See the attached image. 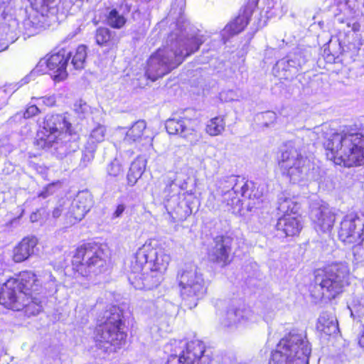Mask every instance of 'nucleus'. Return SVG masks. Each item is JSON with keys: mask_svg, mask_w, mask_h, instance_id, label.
I'll return each instance as SVG.
<instances>
[{"mask_svg": "<svg viewBox=\"0 0 364 364\" xmlns=\"http://www.w3.org/2000/svg\"><path fill=\"white\" fill-rule=\"evenodd\" d=\"M169 348V345L166 348ZM171 355L168 358L167 364H188L183 356L184 355L180 353H176V347H170Z\"/></svg>", "mask_w": 364, "mask_h": 364, "instance_id": "nucleus-37", "label": "nucleus"}, {"mask_svg": "<svg viewBox=\"0 0 364 364\" xmlns=\"http://www.w3.org/2000/svg\"><path fill=\"white\" fill-rule=\"evenodd\" d=\"M46 149H50V151L58 159H63L68 154L75 151L77 146L75 142L70 141V132L58 136L56 139H53L50 143H39Z\"/></svg>", "mask_w": 364, "mask_h": 364, "instance_id": "nucleus-19", "label": "nucleus"}, {"mask_svg": "<svg viewBox=\"0 0 364 364\" xmlns=\"http://www.w3.org/2000/svg\"><path fill=\"white\" fill-rule=\"evenodd\" d=\"M9 28L11 30L9 31V33H7L8 40L13 43L18 39L21 33V31L18 28V21L16 19H11L9 21Z\"/></svg>", "mask_w": 364, "mask_h": 364, "instance_id": "nucleus-36", "label": "nucleus"}, {"mask_svg": "<svg viewBox=\"0 0 364 364\" xmlns=\"http://www.w3.org/2000/svg\"><path fill=\"white\" fill-rule=\"evenodd\" d=\"M225 122L223 117H215L210 119L206 124V132L212 136H218L223 133L225 130Z\"/></svg>", "mask_w": 364, "mask_h": 364, "instance_id": "nucleus-32", "label": "nucleus"}, {"mask_svg": "<svg viewBox=\"0 0 364 364\" xmlns=\"http://www.w3.org/2000/svg\"><path fill=\"white\" fill-rule=\"evenodd\" d=\"M358 343L360 346L364 350V324L362 326V330L360 333Z\"/></svg>", "mask_w": 364, "mask_h": 364, "instance_id": "nucleus-51", "label": "nucleus"}, {"mask_svg": "<svg viewBox=\"0 0 364 364\" xmlns=\"http://www.w3.org/2000/svg\"><path fill=\"white\" fill-rule=\"evenodd\" d=\"M299 138L286 142L281 149L278 165L283 176L293 183L309 178V161L301 153Z\"/></svg>", "mask_w": 364, "mask_h": 364, "instance_id": "nucleus-7", "label": "nucleus"}, {"mask_svg": "<svg viewBox=\"0 0 364 364\" xmlns=\"http://www.w3.org/2000/svg\"><path fill=\"white\" fill-rule=\"evenodd\" d=\"M37 244L35 237L23 238L14 248L13 258L16 262H21L34 253V248Z\"/></svg>", "mask_w": 364, "mask_h": 364, "instance_id": "nucleus-24", "label": "nucleus"}, {"mask_svg": "<svg viewBox=\"0 0 364 364\" xmlns=\"http://www.w3.org/2000/svg\"><path fill=\"white\" fill-rule=\"evenodd\" d=\"M97 350H98V349H97ZM99 351H100V350H99ZM101 353H104V354H105V353H102V352L100 350V353H99V355H101Z\"/></svg>", "mask_w": 364, "mask_h": 364, "instance_id": "nucleus-61", "label": "nucleus"}, {"mask_svg": "<svg viewBox=\"0 0 364 364\" xmlns=\"http://www.w3.org/2000/svg\"><path fill=\"white\" fill-rule=\"evenodd\" d=\"M177 279L185 305L189 309L196 307L207 289L202 272L197 266L188 264L178 272Z\"/></svg>", "mask_w": 364, "mask_h": 364, "instance_id": "nucleus-8", "label": "nucleus"}, {"mask_svg": "<svg viewBox=\"0 0 364 364\" xmlns=\"http://www.w3.org/2000/svg\"><path fill=\"white\" fill-rule=\"evenodd\" d=\"M80 27H78L73 32L70 33L65 38V42L73 38L80 31Z\"/></svg>", "mask_w": 364, "mask_h": 364, "instance_id": "nucleus-52", "label": "nucleus"}, {"mask_svg": "<svg viewBox=\"0 0 364 364\" xmlns=\"http://www.w3.org/2000/svg\"><path fill=\"white\" fill-rule=\"evenodd\" d=\"M248 22L249 14L247 12H243V14H240L232 22L225 27L222 34L223 37L225 38L226 34L234 36L240 33L248 24Z\"/></svg>", "mask_w": 364, "mask_h": 364, "instance_id": "nucleus-26", "label": "nucleus"}, {"mask_svg": "<svg viewBox=\"0 0 364 364\" xmlns=\"http://www.w3.org/2000/svg\"><path fill=\"white\" fill-rule=\"evenodd\" d=\"M347 26L348 27H350V22H347Z\"/></svg>", "mask_w": 364, "mask_h": 364, "instance_id": "nucleus-60", "label": "nucleus"}, {"mask_svg": "<svg viewBox=\"0 0 364 364\" xmlns=\"http://www.w3.org/2000/svg\"><path fill=\"white\" fill-rule=\"evenodd\" d=\"M54 188V183L48 184L45 188H43V189L38 193V196L43 199L48 198L55 192Z\"/></svg>", "mask_w": 364, "mask_h": 364, "instance_id": "nucleus-45", "label": "nucleus"}, {"mask_svg": "<svg viewBox=\"0 0 364 364\" xmlns=\"http://www.w3.org/2000/svg\"><path fill=\"white\" fill-rule=\"evenodd\" d=\"M172 180H174L175 186L178 188V190H186L187 188V182L185 177L182 173H177L172 177Z\"/></svg>", "mask_w": 364, "mask_h": 364, "instance_id": "nucleus-43", "label": "nucleus"}, {"mask_svg": "<svg viewBox=\"0 0 364 364\" xmlns=\"http://www.w3.org/2000/svg\"><path fill=\"white\" fill-rule=\"evenodd\" d=\"M63 209L61 206L55 208L53 211V217L58 218L62 213Z\"/></svg>", "mask_w": 364, "mask_h": 364, "instance_id": "nucleus-53", "label": "nucleus"}, {"mask_svg": "<svg viewBox=\"0 0 364 364\" xmlns=\"http://www.w3.org/2000/svg\"><path fill=\"white\" fill-rule=\"evenodd\" d=\"M169 347H176V353H180L188 364H210V358L205 354L204 343L200 341H171Z\"/></svg>", "mask_w": 364, "mask_h": 364, "instance_id": "nucleus-13", "label": "nucleus"}, {"mask_svg": "<svg viewBox=\"0 0 364 364\" xmlns=\"http://www.w3.org/2000/svg\"><path fill=\"white\" fill-rule=\"evenodd\" d=\"M87 246H89V244L79 247L72 261L77 271L83 277H88L91 274V256Z\"/></svg>", "mask_w": 364, "mask_h": 364, "instance_id": "nucleus-22", "label": "nucleus"}, {"mask_svg": "<svg viewBox=\"0 0 364 364\" xmlns=\"http://www.w3.org/2000/svg\"><path fill=\"white\" fill-rule=\"evenodd\" d=\"M242 178L235 176H230L220 179L218 185V194L221 193V192H225L227 190H233L232 186H234V191H235L236 185H237L239 181Z\"/></svg>", "mask_w": 364, "mask_h": 364, "instance_id": "nucleus-33", "label": "nucleus"}, {"mask_svg": "<svg viewBox=\"0 0 364 364\" xmlns=\"http://www.w3.org/2000/svg\"><path fill=\"white\" fill-rule=\"evenodd\" d=\"M71 124L65 114L47 115L43 122L41 129L38 132L39 143H50L65 132H70Z\"/></svg>", "mask_w": 364, "mask_h": 364, "instance_id": "nucleus-14", "label": "nucleus"}, {"mask_svg": "<svg viewBox=\"0 0 364 364\" xmlns=\"http://www.w3.org/2000/svg\"><path fill=\"white\" fill-rule=\"evenodd\" d=\"M301 228L300 220L297 217L291 215H284L279 218L276 225V229L280 237L294 236Z\"/></svg>", "mask_w": 364, "mask_h": 364, "instance_id": "nucleus-21", "label": "nucleus"}, {"mask_svg": "<svg viewBox=\"0 0 364 364\" xmlns=\"http://www.w3.org/2000/svg\"><path fill=\"white\" fill-rule=\"evenodd\" d=\"M145 139H146L148 142L151 141V139L149 137H146Z\"/></svg>", "mask_w": 364, "mask_h": 364, "instance_id": "nucleus-58", "label": "nucleus"}, {"mask_svg": "<svg viewBox=\"0 0 364 364\" xmlns=\"http://www.w3.org/2000/svg\"><path fill=\"white\" fill-rule=\"evenodd\" d=\"M110 38L109 31L107 28H100L97 30L95 34L96 43L98 45H103Z\"/></svg>", "mask_w": 364, "mask_h": 364, "instance_id": "nucleus-38", "label": "nucleus"}, {"mask_svg": "<svg viewBox=\"0 0 364 364\" xmlns=\"http://www.w3.org/2000/svg\"><path fill=\"white\" fill-rule=\"evenodd\" d=\"M338 21L340 23H344V22H345V21H344L343 19H341V18H338Z\"/></svg>", "mask_w": 364, "mask_h": 364, "instance_id": "nucleus-57", "label": "nucleus"}, {"mask_svg": "<svg viewBox=\"0 0 364 364\" xmlns=\"http://www.w3.org/2000/svg\"><path fill=\"white\" fill-rule=\"evenodd\" d=\"M72 211L75 220L80 221L89 211L85 206H80L78 202L75 201L72 205Z\"/></svg>", "mask_w": 364, "mask_h": 364, "instance_id": "nucleus-39", "label": "nucleus"}, {"mask_svg": "<svg viewBox=\"0 0 364 364\" xmlns=\"http://www.w3.org/2000/svg\"><path fill=\"white\" fill-rule=\"evenodd\" d=\"M310 217L317 232H329L335 222V214L327 205H321L311 210Z\"/></svg>", "mask_w": 364, "mask_h": 364, "instance_id": "nucleus-18", "label": "nucleus"}, {"mask_svg": "<svg viewBox=\"0 0 364 364\" xmlns=\"http://www.w3.org/2000/svg\"><path fill=\"white\" fill-rule=\"evenodd\" d=\"M140 178L141 176H136V173L129 171L127 173V181L130 186H134Z\"/></svg>", "mask_w": 364, "mask_h": 364, "instance_id": "nucleus-49", "label": "nucleus"}, {"mask_svg": "<svg viewBox=\"0 0 364 364\" xmlns=\"http://www.w3.org/2000/svg\"><path fill=\"white\" fill-rule=\"evenodd\" d=\"M27 77H26V78H24L25 82H28V81H27Z\"/></svg>", "mask_w": 364, "mask_h": 364, "instance_id": "nucleus-62", "label": "nucleus"}, {"mask_svg": "<svg viewBox=\"0 0 364 364\" xmlns=\"http://www.w3.org/2000/svg\"><path fill=\"white\" fill-rule=\"evenodd\" d=\"M364 233V215L350 214L345 216L340 223L339 239L346 244L360 245Z\"/></svg>", "mask_w": 364, "mask_h": 364, "instance_id": "nucleus-12", "label": "nucleus"}, {"mask_svg": "<svg viewBox=\"0 0 364 364\" xmlns=\"http://www.w3.org/2000/svg\"><path fill=\"white\" fill-rule=\"evenodd\" d=\"M232 238L227 235H218L213 238L208 250V259L220 267L230 262Z\"/></svg>", "mask_w": 364, "mask_h": 364, "instance_id": "nucleus-15", "label": "nucleus"}, {"mask_svg": "<svg viewBox=\"0 0 364 364\" xmlns=\"http://www.w3.org/2000/svg\"><path fill=\"white\" fill-rule=\"evenodd\" d=\"M93 337L95 348L109 355L121 349L126 343V325L123 311L112 306L98 319Z\"/></svg>", "mask_w": 364, "mask_h": 364, "instance_id": "nucleus-4", "label": "nucleus"}, {"mask_svg": "<svg viewBox=\"0 0 364 364\" xmlns=\"http://www.w3.org/2000/svg\"><path fill=\"white\" fill-rule=\"evenodd\" d=\"M171 261L170 255L161 247H153L145 243L136 252L133 268L135 273L146 269H154L162 274L166 271Z\"/></svg>", "mask_w": 364, "mask_h": 364, "instance_id": "nucleus-9", "label": "nucleus"}, {"mask_svg": "<svg viewBox=\"0 0 364 364\" xmlns=\"http://www.w3.org/2000/svg\"><path fill=\"white\" fill-rule=\"evenodd\" d=\"M48 289L43 287L32 272H21L16 278H10L0 291V304L14 311L24 309L28 316H35L43 310L47 294L56 291L55 281L48 283Z\"/></svg>", "mask_w": 364, "mask_h": 364, "instance_id": "nucleus-2", "label": "nucleus"}, {"mask_svg": "<svg viewBox=\"0 0 364 364\" xmlns=\"http://www.w3.org/2000/svg\"><path fill=\"white\" fill-rule=\"evenodd\" d=\"M126 210V205L124 203L118 204L114 212L112 213L110 219L112 220H115L116 219L120 218L122 216L123 213Z\"/></svg>", "mask_w": 364, "mask_h": 364, "instance_id": "nucleus-46", "label": "nucleus"}, {"mask_svg": "<svg viewBox=\"0 0 364 364\" xmlns=\"http://www.w3.org/2000/svg\"><path fill=\"white\" fill-rule=\"evenodd\" d=\"M358 28H359V25L358 23H353V27H352V30L354 31H356L358 30Z\"/></svg>", "mask_w": 364, "mask_h": 364, "instance_id": "nucleus-55", "label": "nucleus"}, {"mask_svg": "<svg viewBox=\"0 0 364 364\" xmlns=\"http://www.w3.org/2000/svg\"><path fill=\"white\" fill-rule=\"evenodd\" d=\"M144 169V164H142L139 161H136L131 164L129 171L136 173V176H141Z\"/></svg>", "mask_w": 364, "mask_h": 364, "instance_id": "nucleus-44", "label": "nucleus"}, {"mask_svg": "<svg viewBox=\"0 0 364 364\" xmlns=\"http://www.w3.org/2000/svg\"><path fill=\"white\" fill-rule=\"evenodd\" d=\"M0 92H5V90L4 89H0Z\"/></svg>", "mask_w": 364, "mask_h": 364, "instance_id": "nucleus-59", "label": "nucleus"}, {"mask_svg": "<svg viewBox=\"0 0 364 364\" xmlns=\"http://www.w3.org/2000/svg\"><path fill=\"white\" fill-rule=\"evenodd\" d=\"M90 109V106L82 100H79L74 104V110L80 114V117H83L84 114Z\"/></svg>", "mask_w": 364, "mask_h": 364, "instance_id": "nucleus-42", "label": "nucleus"}, {"mask_svg": "<svg viewBox=\"0 0 364 364\" xmlns=\"http://www.w3.org/2000/svg\"><path fill=\"white\" fill-rule=\"evenodd\" d=\"M218 195L221 197L222 203H225L227 205H237L241 201L238 190H227Z\"/></svg>", "mask_w": 364, "mask_h": 364, "instance_id": "nucleus-34", "label": "nucleus"}, {"mask_svg": "<svg viewBox=\"0 0 364 364\" xmlns=\"http://www.w3.org/2000/svg\"><path fill=\"white\" fill-rule=\"evenodd\" d=\"M109 251L106 245L92 243V272L97 274L105 273L108 270Z\"/></svg>", "mask_w": 364, "mask_h": 364, "instance_id": "nucleus-20", "label": "nucleus"}, {"mask_svg": "<svg viewBox=\"0 0 364 364\" xmlns=\"http://www.w3.org/2000/svg\"><path fill=\"white\" fill-rule=\"evenodd\" d=\"M186 0H174L170 16L176 19V28L168 35L166 44L152 54L147 61L146 75L155 81L182 63L184 58L196 52L205 42L203 35L184 16Z\"/></svg>", "mask_w": 364, "mask_h": 364, "instance_id": "nucleus-1", "label": "nucleus"}, {"mask_svg": "<svg viewBox=\"0 0 364 364\" xmlns=\"http://www.w3.org/2000/svg\"><path fill=\"white\" fill-rule=\"evenodd\" d=\"M131 269L132 272L129 276V281L136 289H151L157 287L164 279V274L154 269L144 268L141 272L135 273L133 262Z\"/></svg>", "mask_w": 364, "mask_h": 364, "instance_id": "nucleus-16", "label": "nucleus"}, {"mask_svg": "<svg viewBox=\"0 0 364 364\" xmlns=\"http://www.w3.org/2000/svg\"><path fill=\"white\" fill-rule=\"evenodd\" d=\"M43 103L46 106H53L55 103V98L54 96H47L41 97Z\"/></svg>", "mask_w": 364, "mask_h": 364, "instance_id": "nucleus-50", "label": "nucleus"}, {"mask_svg": "<svg viewBox=\"0 0 364 364\" xmlns=\"http://www.w3.org/2000/svg\"><path fill=\"white\" fill-rule=\"evenodd\" d=\"M174 180L172 177H168L165 181V187L162 193L164 206L166 210L171 213L175 211V205L178 204L179 190L175 186Z\"/></svg>", "mask_w": 364, "mask_h": 364, "instance_id": "nucleus-23", "label": "nucleus"}, {"mask_svg": "<svg viewBox=\"0 0 364 364\" xmlns=\"http://www.w3.org/2000/svg\"><path fill=\"white\" fill-rule=\"evenodd\" d=\"M146 127L144 120L136 122L132 127L127 131L124 141L131 144L141 140L143 137V133Z\"/></svg>", "mask_w": 364, "mask_h": 364, "instance_id": "nucleus-28", "label": "nucleus"}, {"mask_svg": "<svg viewBox=\"0 0 364 364\" xmlns=\"http://www.w3.org/2000/svg\"><path fill=\"white\" fill-rule=\"evenodd\" d=\"M311 352L306 333L293 330L279 341L269 364H309Z\"/></svg>", "mask_w": 364, "mask_h": 364, "instance_id": "nucleus-6", "label": "nucleus"}, {"mask_svg": "<svg viewBox=\"0 0 364 364\" xmlns=\"http://www.w3.org/2000/svg\"><path fill=\"white\" fill-rule=\"evenodd\" d=\"M131 9L132 4L129 3L127 1H124L119 6V11L124 16L129 14L131 11Z\"/></svg>", "mask_w": 364, "mask_h": 364, "instance_id": "nucleus-48", "label": "nucleus"}, {"mask_svg": "<svg viewBox=\"0 0 364 364\" xmlns=\"http://www.w3.org/2000/svg\"><path fill=\"white\" fill-rule=\"evenodd\" d=\"M109 26L114 28H121L125 24L127 19L117 9H112L107 17Z\"/></svg>", "mask_w": 364, "mask_h": 364, "instance_id": "nucleus-35", "label": "nucleus"}, {"mask_svg": "<svg viewBox=\"0 0 364 364\" xmlns=\"http://www.w3.org/2000/svg\"><path fill=\"white\" fill-rule=\"evenodd\" d=\"M87 47L84 45L79 46L73 54L72 53V60L68 63L70 69L81 70L84 68L85 58L87 57Z\"/></svg>", "mask_w": 364, "mask_h": 364, "instance_id": "nucleus-31", "label": "nucleus"}, {"mask_svg": "<svg viewBox=\"0 0 364 364\" xmlns=\"http://www.w3.org/2000/svg\"><path fill=\"white\" fill-rule=\"evenodd\" d=\"M72 51L65 47L61 48L57 53L50 55L47 59H41L37 67L36 71H43L42 68L46 66L53 72V79L56 82H60L68 77L67 68L71 58Z\"/></svg>", "mask_w": 364, "mask_h": 364, "instance_id": "nucleus-11", "label": "nucleus"}, {"mask_svg": "<svg viewBox=\"0 0 364 364\" xmlns=\"http://www.w3.org/2000/svg\"><path fill=\"white\" fill-rule=\"evenodd\" d=\"M122 171V164L117 159L113 160L107 167V173L109 176H119Z\"/></svg>", "mask_w": 364, "mask_h": 364, "instance_id": "nucleus-40", "label": "nucleus"}, {"mask_svg": "<svg viewBox=\"0 0 364 364\" xmlns=\"http://www.w3.org/2000/svg\"><path fill=\"white\" fill-rule=\"evenodd\" d=\"M7 48V45L4 43L0 42V52L5 50Z\"/></svg>", "mask_w": 364, "mask_h": 364, "instance_id": "nucleus-54", "label": "nucleus"}, {"mask_svg": "<svg viewBox=\"0 0 364 364\" xmlns=\"http://www.w3.org/2000/svg\"><path fill=\"white\" fill-rule=\"evenodd\" d=\"M198 121L196 112L186 109L178 115L166 120L165 127L169 134H177L185 138L191 143L198 140L197 128Z\"/></svg>", "mask_w": 364, "mask_h": 364, "instance_id": "nucleus-10", "label": "nucleus"}, {"mask_svg": "<svg viewBox=\"0 0 364 364\" xmlns=\"http://www.w3.org/2000/svg\"><path fill=\"white\" fill-rule=\"evenodd\" d=\"M350 268L345 262H335L314 272L311 295L317 299H335L349 284Z\"/></svg>", "mask_w": 364, "mask_h": 364, "instance_id": "nucleus-5", "label": "nucleus"}, {"mask_svg": "<svg viewBox=\"0 0 364 364\" xmlns=\"http://www.w3.org/2000/svg\"><path fill=\"white\" fill-rule=\"evenodd\" d=\"M304 60L301 57L298 55H295L292 58L290 59H282L276 63V68L279 70L284 71H289L291 73L295 74L299 68H301Z\"/></svg>", "mask_w": 364, "mask_h": 364, "instance_id": "nucleus-29", "label": "nucleus"}, {"mask_svg": "<svg viewBox=\"0 0 364 364\" xmlns=\"http://www.w3.org/2000/svg\"><path fill=\"white\" fill-rule=\"evenodd\" d=\"M238 190L240 197L242 200H247V207L249 210L257 208L263 201V192L252 181H245L243 178L239 181L235 187Z\"/></svg>", "mask_w": 364, "mask_h": 364, "instance_id": "nucleus-17", "label": "nucleus"}, {"mask_svg": "<svg viewBox=\"0 0 364 364\" xmlns=\"http://www.w3.org/2000/svg\"><path fill=\"white\" fill-rule=\"evenodd\" d=\"M277 208L284 215H290V213H296L299 210V205L291 198L282 193L278 198Z\"/></svg>", "mask_w": 364, "mask_h": 364, "instance_id": "nucleus-30", "label": "nucleus"}, {"mask_svg": "<svg viewBox=\"0 0 364 364\" xmlns=\"http://www.w3.org/2000/svg\"><path fill=\"white\" fill-rule=\"evenodd\" d=\"M247 310L232 305L227 310L223 323L227 326L236 325L247 318Z\"/></svg>", "mask_w": 364, "mask_h": 364, "instance_id": "nucleus-27", "label": "nucleus"}, {"mask_svg": "<svg viewBox=\"0 0 364 364\" xmlns=\"http://www.w3.org/2000/svg\"><path fill=\"white\" fill-rule=\"evenodd\" d=\"M105 133V127L98 124L96 127L92 128V140L95 139L96 142L103 141Z\"/></svg>", "mask_w": 364, "mask_h": 364, "instance_id": "nucleus-41", "label": "nucleus"}, {"mask_svg": "<svg viewBox=\"0 0 364 364\" xmlns=\"http://www.w3.org/2000/svg\"><path fill=\"white\" fill-rule=\"evenodd\" d=\"M316 328L321 333L331 336L338 331V321L333 316L323 313L318 319Z\"/></svg>", "mask_w": 364, "mask_h": 364, "instance_id": "nucleus-25", "label": "nucleus"}, {"mask_svg": "<svg viewBox=\"0 0 364 364\" xmlns=\"http://www.w3.org/2000/svg\"><path fill=\"white\" fill-rule=\"evenodd\" d=\"M39 112V109L36 105L29 106L23 113V117L26 119L31 118L36 115Z\"/></svg>", "mask_w": 364, "mask_h": 364, "instance_id": "nucleus-47", "label": "nucleus"}, {"mask_svg": "<svg viewBox=\"0 0 364 364\" xmlns=\"http://www.w3.org/2000/svg\"><path fill=\"white\" fill-rule=\"evenodd\" d=\"M36 214H35L34 215H31V220H32L33 222L34 221V219L36 218Z\"/></svg>", "mask_w": 364, "mask_h": 364, "instance_id": "nucleus-56", "label": "nucleus"}, {"mask_svg": "<svg viewBox=\"0 0 364 364\" xmlns=\"http://www.w3.org/2000/svg\"><path fill=\"white\" fill-rule=\"evenodd\" d=\"M313 134L326 139L324 146L329 159H337L346 167L364 164V135L356 129L343 127L334 131L325 124L314 128Z\"/></svg>", "mask_w": 364, "mask_h": 364, "instance_id": "nucleus-3", "label": "nucleus"}]
</instances>
